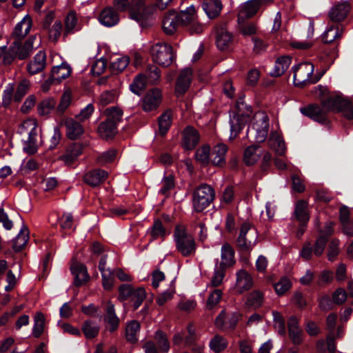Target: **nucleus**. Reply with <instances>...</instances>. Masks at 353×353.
Instances as JSON below:
<instances>
[{
  "label": "nucleus",
  "instance_id": "f257e3e1",
  "mask_svg": "<svg viewBox=\"0 0 353 353\" xmlns=\"http://www.w3.org/2000/svg\"><path fill=\"white\" fill-rule=\"evenodd\" d=\"M196 10L193 6L188 7L186 10L177 13L172 10L165 14L163 19V29L165 34L172 35L181 26L186 28L191 34H199L202 32V26L195 19Z\"/></svg>",
  "mask_w": 353,
  "mask_h": 353
},
{
  "label": "nucleus",
  "instance_id": "f03ea898",
  "mask_svg": "<svg viewBox=\"0 0 353 353\" xmlns=\"http://www.w3.org/2000/svg\"><path fill=\"white\" fill-rule=\"evenodd\" d=\"M114 7L120 12L129 10L130 19L136 21L143 28L149 26L148 20L152 15L154 9L148 6L145 0H114Z\"/></svg>",
  "mask_w": 353,
  "mask_h": 353
},
{
  "label": "nucleus",
  "instance_id": "7ed1b4c3",
  "mask_svg": "<svg viewBox=\"0 0 353 353\" xmlns=\"http://www.w3.org/2000/svg\"><path fill=\"white\" fill-rule=\"evenodd\" d=\"M343 30L339 27L331 26L323 34L322 41L326 44L319 57L321 62L327 65V69L334 63L338 57V44L334 41L342 37Z\"/></svg>",
  "mask_w": 353,
  "mask_h": 353
},
{
  "label": "nucleus",
  "instance_id": "20e7f679",
  "mask_svg": "<svg viewBox=\"0 0 353 353\" xmlns=\"http://www.w3.org/2000/svg\"><path fill=\"white\" fill-rule=\"evenodd\" d=\"M176 250L184 257L194 256L197 245L194 237L190 234L183 225H176L173 234Z\"/></svg>",
  "mask_w": 353,
  "mask_h": 353
},
{
  "label": "nucleus",
  "instance_id": "39448f33",
  "mask_svg": "<svg viewBox=\"0 0 353 353\" xmlns=\"http://www.w3.org/2000/svg\"><path fill=\"white\" fill-rule=\"evenodd\" d=\"M252 113V108L244 101V97H240L236 103V110L230 115V139H235L248 122Z\"/></svg>",
  "mask_w": 353,
  "mask_h": 353
},
{
  "label": "nucleus",
  "instance_id": "423d86ee",
  "mask_svg": "<svg viewBox=\"0 0 353 353\" xmlns=\"http://www.w3.org/2000/svg\"><path fill=\"white\" fill-rule=\"evenodd\" d=\"M321 67L323 68L321 72L318 76L314 77V66L312 63L305 62L294 65L293 67L294 85L298 87L316 83L328 70L324 62H322Z\"/></svg>",
  "mask_w": 353,
  "mask_h": 353
},
{
  "label": "nucleus",
  "instance_id": "0eeeda50",
  "mask_svg": "<svg viewBox=\"0 0 353 353\" xmlns=\"http://www.w3.org/2000/svg\"><path fill=\"white\" fill-rule=\"evenodd\" d=\"M160 79V69L157 65H148L144 72L136 75L133 81L129 85V88H146L148 85H157Z\"/></svg>",
  "mask_w": 353,
  "mask_h": 353
},
{
  "label": "nucleus",
  "instance_id": "6e6552de",
  "mask_svg": "<svg viewBox=\"0 0 353 353\" xmlns=\"http://www.w3.org/2000/svg\"><path fill=\"white\" fill-rule=\"evenodd\" d=\"M258 239L256 228L250 222L241 224L236 239L237 247L243 252H250L255 246Z\"/></svg>",
  "mask_w": 353,
  "mask_h": 353
},
{
  "label": "nucleus",
  "instance_id": "1a4fd4ad",
  "mask_svg": "<svg viewBox=\"0 0 353 353\" xmlns=\"http://www.w3.org/2000/svg\"><path fill=\"white\" fill-rule=\"evenodd\" d=\"M37 127L38 124L35 119H28L24 121L19 128L21 134H28V139L23 143V150L29 154L36 153L38 149Z\"/></svg>",
  "mask_w": 353,
  "mask_h": 353
},
{
  "label": "nucleus",
  "instance_id": "9d476101",
  "mask_svg": "<svg viewBox=\"0 0 353 353\" xmlns=\"http://www.w3.org/2000/svg\"><path fill=\"white\" fill-rule=\"evenodd\" d=\"M269 130V118L263 112H259L254 117V123L249 126L247 136H254L256 142H263L268 136Z\"/></svg>",
  "mask_w": 353,
  "mask_h": 353
},
{
  "label": "nucleus",
  "instance_id": "9b49d317",
  "mask_svg": "<svg viewBox=\"0 0 353 353\" xmlns=\"http://www.w3.org/2000/svg\"><path fill=\"white\" fill-rule=\"evenodd\" d=\"M119 299L128 301L133 310L138 309L146 297L145 290L143 288L134 289L130 284H123L119 288Z\"/></svg>",
  "mask_w": 353,
  "mask_h": 353
},
{
  "label": "nucleus",
  "instance_id": "f8f14e48",
  "mask_svg": "<svg viewBox=\"0 0 353 353\" xmlns=\"http://www.w3.org/2000/svg\"><path fill=\"white\" fill-rule=\"evenodd\" d=\"M322 108L328 112L339 113L345 97L330 90H316Z\"/></svg>",
  "mask_w": 353,
  "mask_h": 353
},
{
  "label": "nucleus",
  "instance_id": "ddd939ff",
  "mask_svg": "<svg viewBox=\"0 0 353 353\" xmlns=\"http://www.w3.org/2000/svg\"><path fill=\"white\" fill-rule=\"evenodd\" d=\"M150 52L154 63L163 67H168L175 59L173 48L167 43H157L150 49Z\"/></svg>",
  "mask_w": 353,
  "mask_h": 353
},
{
  "label": "nucleus",
  "instance_id": "4468645a",
  "mask_svg": "<svg viewBox=\"0 0 353 353\" xmlns=\"http://www.w3.org/2000/svg\"><path fill=\"white\" fill-rule=\"evenodd\" d=\"M214 189L207 185L202 184L193 193L192 205L196 212H200L205 210L214 199Z\"/></svg>",
  "mask_w": 353,
  "mask_h": 353
},
{
  "label": "nucleus",
  "instance_id": "2eb2a0df",
  "mask_svg": "<svg viewBox=\"0 0 353 353\" xmlns=\"http://www.w3.org/2000/svg\"><path fill=\"white\" fill-rule=\"evenodd\" d=\"M132 91L141 97L140 104L145 112L157 110L161 103L162 93L160 90H132Z\"/></svg>",
  "mask_w": 353,
  "mask_h": 353
},
{
  "label": "nucleus",
  "instance_id": "dca6fc26",
  "mask_svg": "<svg viewBox=\"0 0 353 353\" xmlns=\"http://www.w3.org/2000/svg\"><path fill=\"white\" fill-rule=\"evenodd\" d=\"M130 63V58L128 57H122L117 58L115 61L111 63L110 70L111 71V76H105L101 77L98 80V85H109L113 86L111 83L112 81H115L114 88H117V83H120V81L117 79L116 74L121 73L128 66Z\"/></svg>",
  "mask_w": 353,
  "mask_h": 353
},
{
  "label": "nucleus",
  "instance_id": "f3484780",
  "mask_svg": "<svg viewBox=\"0 0 353 353\" xmlns=\"http://www.w3.org/2000/svg\"><path fill=\"white\" fill-rule=\"evenodd\" d=\"M72 73L71 67L65 62L59 65L52 67L50 76L45 81L41 88H49L51 85H57L62 80L68 78Z\"/></svg>",
  "mask_w": 353,
  "mask_h": 353
},
{
  "label": "nucleus",
  "instance_id": "a211bd4d",
  "mask_svg": "<svg viewBox=\"0 0 353 353\" xmlns=\"http://www.w3.org/2000/svg\"><path fill=\"white\" fill-rule=\"evenodd\" d=\"M241 314L239 312H233L227 314L225 310H223L215 319V325L223 331L233 330L236 327Z\"/></svg>",
  "mask_w": 353,
  "mask_h": 353
},
{
  "label": "nucleus",
  "instance_id": "6ab92c4d",
  "mask_svg": "<svg viewBox=\"0 0 353 353\" xmlns=\"http://www.w3.org/2000/svg\"><path fill=\"white\" fill-rule=\"evenodd\" d=\"M300 111L303 115L318 123L325 124L327 122V111L323 108H321L318 105H310L307 107L301 108Z\"/></svg>",
  "mask_w": 353,
  "mask_h": 353
},
{
  "label": "nucleus",
  "instance_id": "aec40b11",
  "mask_svg": "<svg viewBox=\"0 0 353 353\" xmlns=\"http://www.w3.org/2000/svg\"><path fill=\"white\" fill-rule=\"evenodd\" d=\"M236 276L234 288L239 294L248 291L252 288L254 285L253 278L248 271L241 270L236 272Z\"/></svg>",
  "mask_w": 353,
  "mask_h": 353
},
{
  "label": "nucleus",
  "instance_id": "412c9836",
  "mask_svg": "<svg viewBox=\"0 0 353 353\" xmlns=\"http://www.w3.org/2000/svg\"><path fill=\"white\" fill-rule=\"evenodd\" d=\"M200 140L199 132L192 126H187L183 131V146L185 150H193Z\"/></svg>",
  "mask_w": 353,
  "mask_h": 353
},
{
  "label": "nucleus",
  "instance_id": "4be33fe9",
  "mask_svg": "<svg viewBox=\"0 0 353 353\" xmlns=\"http://www.w3.org/2000/svg\"><path fill=\"white\" fill-rule=\"evenodd\" d=\"M264 301V292L260 290H254L247 294L244 307L248 310H257L263 305Z\"/></svg>",
  "mask_w": 353,
  "mask_h": 353
},
{
  "label": "nucleus",
  "instance_id": "5701e85b",
  "mask_svg": "<svg viewBox=\"0 0 353 353\" xmlns=\"http://www.w3.org/2000/svg\"><path fill=\"white\" fill-rule=\"evenodd\" d=\"M350 10L351 6L347 1L339 3L332 6L329 17L333 21H342L347 17Z\"/></svg>",
  "mask_w": 353,
  "mask_h": 353
},
{
  "label": "nucleus",
  "instance_id": "b1692460",
  "mask_svg": "<svg viewBox=\"0 0 353 353\" xmlns=\"http://www.w3.org/2000/svg\"><path fill=\"white\" fill-rule=\"evenodd\" d=\"M99 21L105 27H112L119 23V15L114 8L108 6L101 12Z\"/></svg>",
  "mask_w": 353,
  "mask_h": 353
},
{
  "label": "nucleus",
  "instance_id": "393cba45",
  "mask_svg": "<svg viewBox=\"0 0 353 353\" xmlns=\"http://www.w3.org/2000/svg\"><path fill=\"white\" fill-rule=\"evenodd\" d=\"M289 336L295 345H299L303 341V331L299 327V319L295 316H291L288 323Z\"/></svg>",
  "mask_w": 353,
  "mask_h": 353
},
{
  "label": "nucleus",
  "instance_id": "a878e982",
  "mask_svg": "<svg viewBox=\"0 0 353 353\" xmlns=\"http://www.w3.org/2000/svg\"><path fill=\"white\" fill-rule=\"evenodd\" d=\"M70 270L74 278V285L77 286L84 284L90 278L85 265L82 263H73Z\"/></svg>",
  "mask_w": 353,
  "mask_h": 353
},
{
  "label": "nucleus",
  "instance_id": "bb28decb",
  "mask_svg": "<svg viewBox=\"0 0 353 353\" xmlns=\"http://www.w3.org/2000/svg\"><path fill=\"white\" fill-rule=\"evenodd\" d=\"M108 176V173L106 171L96 169L87 172L83 176V181L89 185L95 187L104 181Z\"/></svg>",
  "mask_w": 353,
  "mask_h": 353
},
{
  "label": "nucleus",
  "instance_id": "cd10ccee",
  "mask_svg": "<svg viewBox=\"0 0 353 353\" xmlns=\"http://www.w3.org/2000/svg\"><path fill=\"white\" fill-rule=\"evenodd\" d=\"M201 6L208 18L211 19L216 18L223 8L220 0H203Z\"/></svg>",
  "mask_w": 353,
  "mask_h": 353
},
{
  "label": "nucleus",
  "instance_id": "c85d7f7f",
  "mask_svg": "<svg viewBox=\"0 0 353 353\" xmlns=\"http://www.w3.org/2000/svg\"><path fill=\"white\" fill-rule=\"evenodd\" d=\"M65 125L66 128V135L71 140L79 139L84 132L81 124L73 119H67Z\"/></svg>",
  "mask_w": 353,
  "mask_h": 353
},
{
  "label": "nucleus",
  "instance_id": "c756f323",
  "mask_svg": "<svg viewBox=\"0 0 353 353\" xmlns=\"http://www.w3.org/2000/svg\"><path fill=\"white\" fill-rule=\"evenodd\" d=\"M292 62V58L289 56H281L278 57L273 69L270 72L272 77H281L288 68Z\"/></svg>",
  "mask_w": 353,
  "mask_h": 353
},
{
  "label": "nucleus",
  "instance_id": "7c9ffc66",
  "mask_svg": "<svg viewBox=\"0 0 353 353\" xmlns=\"http://www.w3.org/2000/svg\"><path fill=\"white\" fill-rule=\"evenodd\" d=\"M104 322L107 325L106 329L110 332H114L119 327L120 321L115 313L114 307L112 304L108 303L107 306Z\"/></svg>",
  "mask_w": 353,
  "mask_h": 353
},
{
  "label": "nucleus",
  "instance_id": "2f4dec72",
  "mask_svg": "<svg viewBox=\"0 0 353 353\" xmlns=\"http://www.w3.org/2000/svg\"><path fill=\"white\" fill-rule=\"evenodd\" d=\"M82 148L81 145L74 143L67 148L65 153L59 159L62 161L65 165H70L81 154Z\"/></svg>",
  "mask_w": 353,
  "mask_h": 353
},
{
  "label": "nucleus",
  "instance_id": "473e14b6",
  "mask_svg": "<svg viewBox=\"0 0 353 353\" xmlns=\"http://www.w3.org/2000/svg\"><path fill=\"white\" fill-rule=\"evenodd\" d=\"M261 5V0H250L245 3L240 10L239 20L240 18L250 19L254 17Z\"/></svg>",
  "mask_w": 353,
  "mask_h": 353
},
{
  "label": "nucleus",
  "instance_id": "72a5a7b5",
  "mask_svg": "<svg viewBox=\"0 0 353 353\" xmlns=\"http://www.w3.org/2000/svg\"><path fill=\"white\" fill-rule=\"evenodd\" d=\"M268 143L270 147L274 150L277 155L282 156L285 154L286 150L285 143L277 132H271Z\"/></svg>",
  "mask_w": 353,
  "mask_h": 353
},
{
  "label": "nucleus",
  "instance_id": "f704fd0d",
  "mask_svg": "<svg viewBox=\"0 0 353 353\" xmlns=\"http://www.w3.org/2000/svg\"><path fill=\"white\" fill-rule=\"evenodd\" d=\"M221 262L219 265L226 268L235 263L234 251L229 243H224L221 247Z\"/></svg>",
  "mask_w": 353,
  "mask_h": 353
},
{
  "label": "nucleus",
  "instance_id": "c9c22d12",
  "mask_svg": "<svg viewBox=\"0 0 353 353\" xmlns=\"http://www.w3.org/2000/svg\"><path fill=\"white\" fill-rule=\"evenodd\" d=\"M296 219L301 223H307L310 219L308 203L304 200L296 202L294 209Z\"/></svg>",
  "mask_w": 353,
  "mask_h": 353
},
{
  "label": "nucleus",
  "instance_id": "e433bc0d",
  "mask_svg": "<svg viewBox=\"0 0 353 353\" xmlns=\"http://www.w3.org/2000/svg\"><path fill=\"white\" fill-rule=\"evenodd\" d=\"M98 133L99 136L104 139L112 138L117 133V126L115 123H111L105 119L99 124Z\"/></svg>",
  "mask_w": 353,
  "mask_h": 353
},
{
  "label": "nucleus",
  "instance_id": "4c0bfd02",
  "mask_svg": "<svg viewBox=\"0 0 353 353\" xmlns=\"http://www.w3.org/2000/svg\"><path fill=\"white\" fill-rule=\"evenodd\" d=\"M228 151V147L224 143L216 145L212 152V163L214 165H221L225 163V156Z\"/></svg>",
  "mask_w": 353,
  "mask_h": 353
},
{
  "label": "nucleus",
  "instance_id": "58836bf2",
  "mask_svg": "<svg viewBox=\"0 0 353 353\" xmlns=\"http://www.w3.org/2000/svg\"><path fill=\"white\" fill-rule=\"evenodd\" d=\"M148 234L150 236L151 241H154L158 239H163L167 235V232L162 221L159 219H157L148 230Z\"/></svg>",
  "mask_w": 353,
  "mask_h": 353
},
{
  "label": "nucleus",
  "instance_id": "ea45409f",
  "mask_svg": "<svg viewBox=\"0 0 353 353\" xmlns=\"http://www.w3.org/2000/svg\"><path fill=\"white\" fill-rule=\"evenodd\" d=\"M28 229L26 226L23 225L17 236L12 241V248L16 252L21 250L28 243Z\"/></svg>",
  "mask_w": 353,
  "mask_h": 353
},
{
  "label": "nucleus",
  "instance_id": "a19ab883",
  "mask_svg": "<svg viewBox=\"0 0 353 353\" xmlns=\"http://www.w3.org/2000/svg\"><path fill=\"white\" fill-rule=\"evenodd\" d=\"M261 155L259 145H250L245 150L243 159L246 165H252L259 161Z\"/></svg>",
  "mask_w": 353,
  "mask_h": 353
},
{
  "label": "nucleus",
  "instance_id": "79ce46f5",
  "mask_svg": "<svg viewBox=\"0 0 353 353\" xmlns=\"http://www.w3.org/2000/svg\"><path fill=\"white\" fill-rule=\"evenodd\" d=\"M100 326L92 320L85 321L81 325V331L87 339L97 337L99 333Z\"/></svg>",
  "mask_w": 353,
  "mask_h": 353
},
{
  "label": "nucleus",
  "instance_id": "37998d69",
  "mask_svg": "<svg viewBox=\"0 0 353 353\" xmlns=\"http://www.w3.org/2000/svg\"><path fill=\"white\" fill-rule=\"evenodd\" d=\"M193 72L190 68L182 70L176 79L175 88H190L192 80Z\"/></svg>",
  "mask_w": 353,
  "mask_h": 353
},
{
  "label": "nucleus",
  "instance_id": "c03bdc74",
  "mask_svg": "<svg viewBox=\"0 0 353 353\" xmlns=\"http://www.w3.org/2000/svg\"><path fill=\"white\" fill-rule=\"evenodd\" d=\"M34 39L35 37L31 36L26 41L23 45L19 44L17 54L20 60H24L30 56L33 48Z\"/></svg>",
  "mask_w": 353,
  "mask_h": 353
},
{
  "label": "nucleus",
  "instance_id": "a18cd8bd",
  "mask_svg": "<svg viewBox=\"0 0 353 353\" xmlns=\"http://www.w3.org/2000/svg\"><path fill=\"white\" fill-rule=\"evenodd\" d=\"M172 114L171 110H168L163 112L158 119L159 132L163 136L168 131L172 123Z\"/></svg>",
  "mask_w": 353,
  "mask_h": 353
},
{
  "label": "nucleus",
  "instance_id": "49530a36",
  "mask_svg": "<svg viewBox=\"0 0 353 353\" xmlns=\"http://www.w3.org/2000/svg\"><path fill=\"white\" fill-rule=\"evenodd\" d=\"M140 331V324L137 321L129 322L125 328V336L128 341L134 343L137 341V334Z\"/></svg>",
  "mask_w": 353,
  "mask_h": 353
},
{
  "label": "nucleus",
  "instance_id": "de8ad7c7",
  "mask_svg": "<svg viewBox=\"0 0 353 353\" xmlns=\"http://www.w3.org/2000/svg\"><path fill=\"white\" fill-rule=\"evenodd\" d=\"M232 40V35L227 31L221 30L216 37V46L221 50H227Z\"/></svg>",
  "mask_w": 353,
  "mask_h": 353
},
{
  "label": "nucleus",
  "instance_id": "09e8293b",
  "mask_svg": "<svg viewBox=\"0 0 353 353\" xmlns=\"http://www.w3.org/2000/svg\"><path fill=\"white\" fill-rule=\"evenodd\" d=\"M105 114L107 117V120L111 123H115L117 126L118 123L122 121L123 110L116 106H112L107 108L105 110Z\"/></svg>",
  "mask_w": 353,
  "mask_h": 353
},
{
  "label": "nucleus",
  "instance_id": "8fccbe9b",
  "mask_svg": "<svg viewBox=\"0 0 353 353\" xmlns=\"http://www.w3.org/2000/svg\"><path fill=\"white\" fill-rule=\"evenodd\" d=\"M45 316L43 313L37 312L34 318L32 334L34 337H39L43 332L45 325Z\"/></svg>",
  "mask_w": 353,
  "mask_h": 353
},
{
  "label": "nucleus",
  "instance_id": "3c124183",
  "mask_svg": "<svg viewBox=\"0 0 353 353\" xmlns=\"http://www.w3.org/2000/svg\"><path fill=\"white\" fill-rule=\"evenodd\" d=\"M195 159L202 165H208L210 162V148L208 145H203L198 148L195 152Z\"/></svg>",
  "mask_w": 353,
  "mask_h": 353
},
{
  "label": "nucleus",
  "instance_id": "603ef678",
  "mask_svg": "<svg viewBox=\"0 0 353 353\" xmlns=\"http://www.w3.org/2000/svg\"><path fill=\"white\" fill-rule=\"evenodd\" d=\"M225 276L224 268L221 265H216L214 274L212 276L210 284L208 287H218L223 283V278Z\"/></svg>",
  "mask_w": 353,
  "mask_h": 353
},
{
  "label": "nucleus",
  "instance_id": "864d4df0",
  "mask_svg": "<svg viewBox=\"0 0 353 353\" xmlns=\"http://www.w3.org/2000/svg\"><path fill=\"white\" fill-rule=\"evenodd\" d=\"M209 345L212 350L218 353L226 348L228 342L224 337L216 335L211 339Z\"/></svg>",
  "mask_w": 353,
  "mask_h": 353
},
{
  "label": "nucleus",
  "instance_id": "5fc2aeb1",
  "mask_svg": "<svg viewBox=\"0 0 353 353\" xmlns=\"http://www.w3.org/2000/svg\"><path fill=\"white\" fill-rule=\"evenodd\" d=\"M339 113L349 120L353 119V100L345 97Z\"/></svg>",
  "mask_w": 353,
  "mask_h": 353
},
{
  "label": "nucleus",
  "instance_id": "6e6d98bb",
  "mask_svg": "<svg viewBox=\"0 0 353 353\" xmlns=\"http://www.w3.org/2000/svg\"><path fill=\"white\" fill-rule=\"evenodd\" d=\"M154 339L161 351L164 352H168L169 351L170 343L165 334L161 330H157L155 332Z\"/></svg>",
  "mask_w": 353,
  "mask_h": 353
},
{
  "label": "nucleus",
  "instance_id": "4d7b16f0",
  "mask_svg": "<svg viewBox=\"0 0 353 353\" xmlns=\"http://www.w3.org/2000/svg\"><path fill=\"white\" fill-rule=\"evenodd\" d=\"M117 97L118 94L115 92V90H104L100 95L99 103L103 106L107 105L114 102Z\"/></svg>",
  "mask_w": 353,
  "mask_h": 353
},
{
  "label": "nucleus",
  "instance_id": "13d9d810",
  "mask_svg": "<svg viewBox=\"0 0 353 353\" xmlns=\"http://www.w3.org/2000/svg\"><path fill=\"white\" fill-rule=\"evenodd\" d=\"M56 101L53 99H48L41 101L38 106L40 115H47L55 108Z\"/></svg>",
  "mask_w": 353,
  "mask_h": 353
},
{
  "label": "nucleus",
  "instance_id": "bf43d9fd",
  "mask_svg": "<svg viewBox=\"0 0 353 353\" xmlns=\"http://www.w3.org/2000/svg\"><path fill=\"white\" fill-rule=\"evenodd\" d=\"M223 292L220 289H214L210 291L207 300V307L210 309L216 306L221 300Z\"/></svg>",
  "mask_w": 353,
  "mask_h": 353
},
{
  "label": "nucleus",
  "instance_id": "052dcab7",
  "mask_svg": "<svg viewBox=\"0 0 353 353\" xmlns=\"http://www.w3.org/2000/svg\"><path fill=\"white\" fill-rule=\"evenodd\" d=\"M72 99V94L71 90H67L62 95L60 103L57 107V112L63 114L66 109L70 106Z\"/></svg>",
  "mask_w": 353,
  "mask_h": 353
},
{
  "label": "nucleus",
  "instance_id": "680f3d73",
  "mask_svg": "<svg viewBox=\"0 0 353 353\" xmlns=\"http://www.w3.org/2000/svg\"><path fill=\"white\" fill-rule=\"evenodd\" d=\"M292 287V283L289 279L286 277L281 278L277 283L274 284V290L278 295H283Z\"/></svg>",
  "mask_w": 353,
  "mask_h": 353
},
{
  "label": "nucleus",
  "instance_id": "e2e57ef3",
  "mask_svg": "<svg viewBox=\"0 0 353 353\" xmlns=\"http://www.w3.org/2000/svg\"><path fill=\"white\" fill-rule=\"evenodd\" d=\"M161 187L159 192L162 194H166L171 189L174 187V177L172 174L164 176L161 183Z\"/></svg>",
  "mask_w": 353,
  "mask_h": 353
},
{
  "label": "nucleus",
  "instance_id": "0e129e2a",
  "mask_svg": "<svg viewBox=\"0 0 353 353\" xmlns=\"http://www.w3.org/2000/svg\"><path fill=\"white\" fill-rule=\"evenodd\" d=\"M339 241L338 239H333L330 241L328 250L327 258L330 261H334L339 253Z\"/></svg>",
  "mask_w": 353,
  "mask_h": 353
},
{
  "label": "nucleus",
  "instance_id": "69168bd1",
  "mask_svg": "<svg viewBox=\"0 0 353 353\" xmlns=\"http://www.w3.org/2000/svg\"><path fill=\"white\" fill-rule=\"evenodd\" d=\"M106 67L107 60L101 57L93 64L91 68V72L93 75L99 76L105 70Z\"/></svg>",
  "mask_w": 353,
  "mask_h": 353
},
{
  "label": "nucleus",
  "instance_id": "338daca9",
  "mask_svg": "<svg viewBox=\"0 0 353 353\" xmlns=\"http://www.w3.org/2000/svg\"><path fill=\"white\" fill-rule=\"evenodd\" d=\"M327 242V238L323 235H320L319 238L316 240L314 248V254L316 256H319L323 254Z\"/></svg>",
  "mask_w": 353,
  "mask_h": 353
},
{
  "label": "nucleus",
  "instance_id": "774afa93",
  "mask_svg": "<svg viewBox=\"0 0 353 353\" xmlns=\"http://www.w3.org/2000/svg\"><path fill=\"white\" fill-rule=\"evenodd\" d=\"M175 293V290L174 287L170 288V289L165 290L161 294L158 296L157 298V303L159 305L162 306L168 301L171 300L173 297V295Z\"/></svg>",
  "mask_w": 353,
  "mask_h": 353
}]
</instances>
